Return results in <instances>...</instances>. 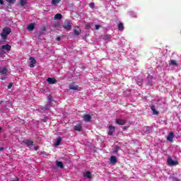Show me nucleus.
<instances>
[{"instance_id": "37", "label": "nucleus", "mask_w": 181, "mask_h": 181, "mask_svg": "<svg viewBox=\"0 0 181 181\" xmlns=\"http://www.w3.org/2000/svg\"><path fill=\"white\" fill-rule=\"evenodd\" d=\"M0 5H4V0H0Z\"/></svg>"}, {"instance_id": "34", "label": "nucleus", "mask_w": 181, "mask_h": 181, "mask_svg": "<svg viewBox=\"0 0 181 181\" xmlns=\"http://www.w3.org/2000/svg\"><path fill=\"white\" fill-rule=\"evenodd\" d=\"M12 83H10L8 86V89H11V88H12Z\"/></svg>"}, {"instance_id": "6", "label": "nucleus", "mask_w": 181, "mask_h": 181, "mask_svg": "<svg viewBox=\"0 0 181 181\" xmlns=\"http://www.w3.org/2000/svg\"><path fill=\"white\" fill-rule=\"evenodd\" d=\"M151 110L153 111V115H159V111L156 110V106L151 105Z\"/></svg>"}, {"instance_id": "18", "label": "nucleus", "mask_w": 181, "mask_h": 181, "mask_svg": "<svg viewBox=\"0 0 181 181\" xmlns=\"http://www.w3.org/2000/svg\"><path fill=\"white\" fill-rule=\"evenodd\" d=\"M110 163L115 164L117 163V157L115 156H112L110 157Z\"/></svg>"}, {"instance_id": "27", "label": "nucleus", "mask_w": 181, "mask_h": 181, "mask_svg": "<svg viewBox=\"0 0 181 181\" xmlns=\"http://www.w3.org/2000/svg\"><path fill=\"white\" fill-rule=\"evenodd\" d=\"M62 0H52L51 4L52 5H57V4H59Z\"/></svg>"}, {"instance_id": "5", "label": "nucleus", "mask_w": 181, "mask_h": 181, "mask_svg": "<svg viewBox=\"0 0 181 181\" xmlns=\"http://www.w3.org/2000/svg\"><path fill=\"white\" fill-rule=\"evenodd\" d=\"M175 138V133L173 132H170L167 136V141H169L170 142H173V139Z\"/></svg>"}, {"instance_id": "26", "label": "nucleus", "mask_w": 181, "mask_h": 181, "mask_svg": "<svg viewBox=\"0 0 181 181\" xmlns=\"http://www.w3.org/2000/svg\"><path fill=\"white\" fill-rule=\"evenodd\" d=\"M80 32H81V30H78L77 29H74V35H75V36H78L80 35Z\"/></svg>"}, {"instance_id": "24", "label": "nucleus", "mask_w": 181, "mask_h": 181, "mask_svg": "<svg viewBox=\"0 0 181 181\" xmlns=\"http://www.w3.org/2000/svg\"><path fill=\"white\" fill-rule=\"evenodd\" d=\"M119 149H121V147L119 146H116L113 150L114 153H118Z\"/></svg>"}, {"instance_id": "14", "label": "nucleus", "mask_w": 181, "mask_h": 181, "mask_svg": "<svg viewBox=\"0 0 181 181\" xmlns=\"http://www.w3.org/2000/svg\"><path fill=\"white\" fill-rule=\"evenodd\" d=\"M1 49H4L5 50H7V52H11V47L9 45V44H6V45H3L1 47Z\"/></svg>"}, {"instance_id": "13", "label": "nucleus", "mask_w": 181, "mask_h": 181, "mask_svg": "<svg viewBox=\"0 0 181 181\" xmlns=\"http://www.w3.org/2000/svg\"><path fill=\"white\" fill-rule=\"evenodd\" d=\"M55 163L57 166L60 169H63V168H64V165H63V163L62 161L56 160Z\"/></svg>"}, {"instance_id": "43", "label": "nucleus", "mask_w": 181, "mask_h": 181, "mask_svg": "<svg viewBox=\"0 0 181 181\" xmlns=\"http://www.w3.org/2000/svg\"><path fill=\"white\" fill-rule=\"evenodd\" d=\"M1 131H2V128L0 127V132H1Z\"/></svg>"}, {"instance_id": "31", "label": "nucleus", "mask_w": 181, "mask_h": 181, "mask_svg": "<svg viewBox=\"0 0 181 181\" xmlns=\"http://www.w3.org/2000/svg\"><path fill=\"white\" fill-rule=\"evenodd\" d=\"M146 131L151 132V131H152V129L150 127H146Z\"/></svg>"}, {"instance_id": "30", "label": "nucleus", "mask_w": 181, "mask_h": 181, "mask_svg": "<svg viewBox=\"0 0 181 181\" xmlns=\"http://www.w3.org/2000/svg\"><path fill=\"white\" fill-rule=\"evenodd\" d=\"M55 40H57V42H60L62 40V37L61 36H57L56 37Z\"/></svg>"}, {"instance_id": "42", "label": "nucleus", "mask_w": 181, "mask_h": 181, "mask_svg": "<svg viewBox=\"0 0 181 181\" xmlns=\"http://www.w3.org/2000/svg\"><path fill=\"white\" fill-rule=\"evenodd\" d=\"M1 80H5V78H1Z\"/></svg>"}, {"instance_id": "21", "label": "nucleus", "mask_w": 181, "mask_h": 181, "mask_svg": "<svg viewBox=\"0 0 181 181\" xmlns=\"http://www.w3.org/2000/svg\"><path fill=\"white\" fill-rule=\"evenodd\" d=\"M85 177H88V179H91V172L87 171L84 173Z\"/></svg>"}, {"instance_id": "33", "label": "nucleus", "mask_w": 181, "mask_h": 181, "mask_svg": "<svg viewBox=\"0 0 181 181\" xmlns=\"http://www.w3.org/2000/svg\"><path fill=\"white\" fill-rule=\"evenodd\" d=\"M173 181H180V180L177 179V177H173Z\"/></svg>"}, {"instance_id": "44", "label": "nucleus", "mask_w": 181, "mask_h": 181, "mask_svg": "<svg viewBox=\"0 0 181 181\" xmlns=\"http://www.w3.org/2000/svg\"><path fill=\"white\" fill-rule=\"evenodd\" d=\"M45 119H47V117H45Z\"/></svg>"}, {"instance_id": "16", "label": "nucleus", "mask_w": 181, "mask_h": 181, "mask_svg": "<svg viewBox=\"0 0 181 181\" xmlns=\"http://www.w3.org/2000/svg\"><path fill=\"white\" fill-rule=\"evenodd\" d=\"M8 73V69L5 67L0 68V74H6Z\"/></svg>"}, {"instance_id": "4", "label": "nucleus", "mask_w": 181, "mask_h": 181, "mask_svg": "<svg viewBox=\"0 0 181 181\" xmlns=\"http://www.w3.org/2000/svg\"><path fill=\"white\" fill-rule=\"evenodd\" d=\"M115 122L117 125H125L127 124V119L119 118L115 119Z\"/></svg>"}, {"instance_id": "8", "label": "nucleus", "mask_w": 181, "mask_h": 181, "mask_svg": "<svg viewBox=\"0 0 181 181\" xmlns=\"http://www.w3.org/2000/svg\"><path fill=\"white\" fill-rule=\"evenodd\" d=\"M114 132H115V127L109 126L108 135H110V136H112V135H114Z\"/></svg>"}, {"instance_id": "32", "label": "nucleus", "mask_w": 181, "mask_h": 181, "mask_svg": "<svg viewBox=\"0 0 181 181\" xmlns=\"http://www.w3.org/2000/svg\"><path fill=\"white\" fill-rule=\"evenodd\" d=\"M95 30H98V29H100V28H101V25H95Z\"/></svg>"}, {"instance_id": "36", "label": "nucleus", "mask_w": 181, "mask_h": 181, "mask_svg": "<svg viewBox=\"0 0 181 181\" xmlns=\"http://www.w3.org/2000/svg\"><path fill=\"white\" fill-rule=\"evenodd\" d=\"M13 181H19V177H16Z\"/></svg>"}, {"instance_id": "17", "label": "nucleus", "mask_w": 181, "mask_h": 181, "mask_svg": "<svg viewBox=\"0 0 181 181\" xmlns=\"http://www.w3.org/2000/svg\"><path fill=\"white\" fill-rule=\"evenodd\" d=\"M62 141V139L61 137H58L54 143L55 146H59V145H60Z\"/></svg>"}, {"instance_id": "38", "label": "nucleus", "mask_w": 181, "mask_h": 181, "mask_svg": "<svg viewBox=\"0 0 181 181\" xmlns=\"http://www.w3.org/2000/svg\"><path fill=\"white\" fill-rule=\"evenodd\" d=\"M86 28H90V23L86 24Z\"/></svg>"}, {"instance_id": "20", "label": "nucleus", "mask_w": 181, "mask_h": 181, "mask_svg": "<svg viewBox=\"0 0 181 181\" xmlns=\"http://www.w3.org/2000/svg\"><path fill=\"white\" fill-rule=\"evenodd\" d=\"M169 64H170V66H177V62H176V60L170 59L169 61Z\"/></svg>"}, {"instance_id": "12", "label": "nucleus", "mask_w": 181, "mask_h": 181, "mask_svg": "<svg viewBox=\"0 0 181 181\" xmlns=\"http://www.w3.org/2000/svg\"><path fill=\"white\" fill-rule=\"evenodd\" d=\"M69 90H74L75 91L78 90V85L74 86V83H71L69 85Z\"/></svg>"}, {"instance_id": "1", "label": "nucleus", "mask_w": 181, "mask_h": 181, "mask_svg": "<svg viewBox=\"0 0 181 181\" xmlns=\"http://www.w3.org/2000/svg\"><path fill=\"white\" fill-rule=\"evenodd\" d=\"M11 32H12L11 28H9L8 27H4L3 28L2 33H1V36L2 39H4V40H6L8 37V35H9L11 33Z\"/></svg>"}, {"instance_id": "22", "label": "nucleus", "mask_w": 181, "mask_h": 181, "mask_svg": "<svg viewBox=\"0 0 181 181\" xmlns=\"http://www.w3.org/2000/svg\"><path fill=\"white\" fill-rule=\"evenodd\" d=\"M124 24H122V23H119L118 24V30L122 31L124 30Z\"/></svg>"}, {"instance_id": "11", "label": "nucleus", "mask_w": 181, "mask_h": 181, "mask_svg": "<svg viewBox=\"0 0 181 181\" xmlns=\"http://www.w3.org/2000/svg\"><path fill=\"white\" fill-rule=\"evenodd\" d=\"M30 67H35V64H36V59L33 57H30Z\"/></svg>"}, {"instance_id": "15", "label": "nucleus", "mask_w": 181, "mask_h": 181, "mask_svg": "<svg viewBox=\"0 0 181 181\" xmlns=\"http://www.w3.org/2000/svg\"><path fill=\"white\" fill-rule=\"evenodd\" d=\"M54 21H60L61 19H63V16H62L60 13H57L54 16Z\"/></svg>"}, {"instance_id": "9", "label": "nucleus", "mask_w": 181, "mask_h": 181, "mask_svg": "<svg viewBox=\"0 0 181 181\" xmlns=\"http://www.w3.org/2000/svg\"><path fill=\"white\" fill-rule=\"evenodd\" d=\"M83 121L85 122H90L91 121V115L89 114H86L83 115Z\"/></svg>"}, {"instance_id": "35", "label": "nucleus", "mask_w": 181, "mask_h": 181, "mask_svg": "<svg viewBox=\"0 0 181 181\" xmlns=\"http://www.w3.org/2000/svg\"><path fill=\"white\" fill-rule=\"evenodd\" d=\"M34 149H35V151H37V149H39V146H35Z\"/></svg>"}, {"instance_id": "25", "label": "nucleus", "mask_w": 181, "mask_h": 181, "mask_svg": "<svg viewBox=\"0 0 181 181\" xmlns=\"http://www.w3.org/2000/svg\"><path fill=\"white\" fill-rule=\"evenodd\" d=\"M19 4L21 6H25V5L28 4V2L26 1V0H20Z\"/></svg>"}, {"instance_id": "29", "label": "nucleus", "mask_w": 181, "mask_h": 181, "mask_svg": "<svg viewBox=\"0 0 181 181\" xmlns=\"http://www.w3.org/2000/svg\"><path fill=\"white\" fill-rule=\"evenodd\" d=\"M89 6H90V8H91L92 9H94V6H95V4H94V3H90L89 4Z\"/></svg>"}, {"instance_id": "3", "label": "nucleus", "mask_w": 181, "mask_h": 181, "mask_svg": "<svg viewBox=\"0 0 181 181\" xmlns=\"http://www.w3.org/2000/svg\"><path fill=\"white\" fill-rule=\"evenodd\" d=\"M72 23L71 22H70V21H66L64 22V25H63L64 29H65L66 30H71V28H72Z\"/></svg>"}, {"instance_id": "10", "label": "nucleus", "mask_w": 181, "mask_h": 181, "mask_svg": "<svg viewBox=\"0 0 181 181\" xmlns=\"http://www.w3.org/2000/svg\"><path fill=\"white\" fill-rule=\"evenodd\" d=\"M23 143L25 144V145H27V146H33L34 144L33 141H30L29 139L24 140Z\"/></svg>"}, {"instance_id": "7", "label": "nucleus", "mask_w": 181, "mask_h": 181, "mask_svg": "<svg viewBox=\"0 0 181 181\" xmlns=\"http://www.w3.org/2000/svg\"><path fill=\"white\" fill-rule=\"evenodd\" d=\"M47 81L49 84H56L57 83V80L54 78H47Z\"/></svg>"}, {"instance_id": "2", "label": "nucleus", "mask_w": 181, "mask_h": 181, "mask_svg": "<svg viewBox=\"0 0 181 181\" xmlns=\"http://www.w3.org/2000/svg\"><path fill=\"white\" fill-rule=\"evenodd\" d=\"M167 163L169 166H177V165H179V162L177 160H173L170 156H168Z\"/></svg>"}, {"instance_id": "23", "label": "nucleus", "mask_w": 181, "mask_h": 181, "mask_svg": "<svg viewBox=\"0 0 181 181\" xmlns=\"http://www.w3.org/2000/svg\"><path fill=\"white\" fill-rule=\"evenodd\" d=\"M28 29L30 31L34 30V29H35V24L30 23V25H28Z\"/></svg>"}, {"instance_id": "40", "label": "nucleus", "mask_w": 181, "mask_h": 181, "mask_svg": "<svg viewBox=\"0 0 181 181\" xmlns=\"http://www.w3.org/2000/svg\"><path fill=\"white\" fill-rule=\"evenodd\" d=\"M123 131H127V127H123Z\"/></svg>"}, {"instance_id": "28", "label": "nucleus", "mask_w": 181, "mask_h": 181, "mask_svg": "<svg viewBox=\"0 0 181 181\" xmlns=\"http://www.w3.org/2000/svg\"><path fill=\"white\" fill-rule=\"evenodd\" d=\"M7 2H8V4H15V2L16 1V0H6Z\"/></svg>"}, {"instance_id": "41", "label": "nucleus", "mask_w": 181, "mask_h": 181, "mask_svg": "<svg viewBox=\"0 0 181 181\" xmlns=\"http://www.w3.org/2000/svg\"><path fill=\"white\" fill-rule=\"evenodd\" d=\"M2 103H4V101H1V102H0V105L2 104Z\"/></svg>"}, {"instance_id": "39", "label": "nucleus", "mask_w": 181, "mask_h": 181, "mask_svg": "<svg viewBox=\"0 0 181 181\" xmlns=\"http://www.w3.org/2000/svg\"><path fill=\"white\" fill-rule=\"evenodd\" d=\"M5 149V148H4V147H0V151H4Z\"/></svg>"}, {"instance_id": "19", "label": "nucleus", "mask_w": 181, "mask_h": 181, "mask_svg": "<svg viewBox=\"0 0 181 181\" xmlns=\"http://www.w3.org/2000/svg\"><path fill=\"white\" fill-rule=\"evenodd\" d=\"M74 131H78V132H80L81 131V124H76L74 127Z\"/></svg>"}]
</instances>
